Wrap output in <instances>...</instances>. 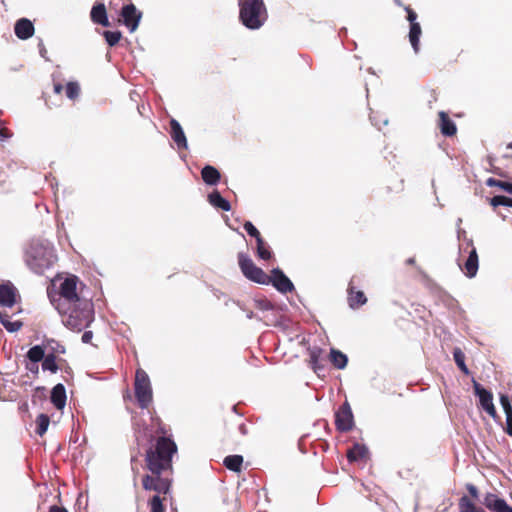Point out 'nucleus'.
I'll use <instances>...</instances> for the list:
<instances>
[{
    "label": "nucleus",
    "instance_id": "obj_1",
    "mask_svg": "<svg viewBox=\"0 0 512 512\" xmlns=\"http://www.w3.org/2000/svg\"><path fill=\"white\" fill-rule=\"evenodd\" d=\"M158 436L145 451V468L151 473L173 472L172 459L178 447L164 426L157 429Z\"/></svg>",
    "mask_w": 512,
    "mask_h": 512
},
{
    "label": "nucleus",
    "instance_id": "obj_2",
    "mask_svg": "<svg viewBox=\"0 0 512 512\" xmlns=\"http://www.w3.org/2000/svg\"><path fill=\"white\" fill-rule=\"evenodd\" d=\"M26 265L36 274H43L56 262L53 247L48 242L32 241L25 251Z\"/></svg>",
    "mask_w": 512,
    "mask_h": 512
},
{
    "label": "nucleus",
    "instance_id": "obj_3",
    "mask_svg": "<svg viewBox=\"0 0 512 512\" xmlns=\"http://www.w3.org/2000/svg\"><path fill=\"white\" fill-rule=\"evenodd\" d=\"M239 19L248 29L257 30L261 28L268 19V12L263 0L241 1Z\"/></svg>",
    "mask_w": 512,
    "mask_h": 512
},
{
    "label": "nucleus",
    "instance_id": "obj_4",
    "mask_svg": "<svg viewBox=\"0 0 512 512\" xmlns=\"http://www.w3.org/2000/svg\"><path fill=\"white\" fill-rule=\"evenodd\" d=\"M78 278L76 276L67 277L59 287L58 298L50 295L51 303L60 314H66L68 306L81 305V302L88 301L82 298L77 292Z\"/></svg>",
    "mask_w": 512,
    "mask_h": 512
},
{
    "label": "nucleus",
    "instance_id": "obj_5",
    "mask_svg": "<svg viewBox=\"0 0 512 512\" xmlns=\"http://www.w3.org/2000/svg\"><path fill=\"white\" fill-rule=\"evenodd\" d=\"M68 312L62 314L64 324L74 330L81 331L86 328L93 320V304L90 301H83L81 305L68 306Z\"/></svg>",
    "mask_w": 512,
    "mask_h": 512
},
{
    "label": "nucleus",
    "instance_id": "obj_6",
    "mask_svg": "<svg viewBox=\"0 0 512 512\" xmlns=\"http://www.w3.org/2000/svg\"><path fill=\"white\" fill-rule=\"evenodd\" d=\"M134 392L139 407L148 409L153 401V392L150 378L142 368L136 370Z\"/></svg>",
    "mask_w": 512,
    "mask_h": 512
},
{
    "label": "nucleus",
    "instance_id": "obj_7",
    "mask_svg": "<svg viewBox=\"0 0 512 512\" xmlns=\"http://www.w3.org/2000/svg\"><path fill=\"white\" fill-rule=\"evenodd\" d=\"M173 472H159L145 474L142 477V486L146 491H154L156 495H167L172 486Z\"/></svg>",
    "mask_w": 512,
    "mask_h": 512
},
{
    "label": "nucleus",
    "instance_id": "obj_8",
    "mask_svg": "<svg viewBox=\"0 0 512 512\" xmlns=\"http://www.w3.org/2000/svg\"><path fill=\"white\" fill-rule=\"evenodd\" d=\"M238 264L247 279L258 284L268 285V274L256 266L247 254L238 253Z\"/></svg>",
    "mask_w": 512,
    "mask_h": 512
},
{
    "label": "nucleus",
    "instance_id": "obj_9",
    "mask_svg": "<svg viewBox=\"0 0 512 512\" xmlns=\"http://www.w3.org/2000/svg\"><path fill=\"white\" fill-rule=\"evenodd\" d=\"M335 425L336 429L340 432L352 430L354 418L351 407L347 401H345L335 413Z\"/></svg>",
    "mask_w": 512,
    "mask_h": 512
},
{
    "label": "nucleus",
    "instance_id": "obj_10",
    "mask_svg": "<svg viewBox=\"0 0 512 512\" xmlns=\"http://www.w3.org/2000/svg\"><path fill=\"white\" fill-rule=\"evenodd\" d=\"M122 23L130 30L134 32L139 25L142 18V12L138 11L134 4L130 3L123 5L120 11Z\"/></svg>",
    "mask_w": 512,
    "mask_h": 512
},
{
    "label": "nucleus",
    "instance_id": "obj_11",
    "mask_svg": "<svg viewBox=\"0 0 512 512\" xmlns=\"http://www.w3.org/2000/svg\"><path fill=\"white\" fill-rule=\"evenodd\" d=\"M268 279V285L272 284L281 293H288L294 290L291 280L279 268L272 269Z\"/></svg>",
    "mask_w": 512,
    "mask_h": 512
},
{
    "label": "nucleus",
    "instance_id": "obj_12",
    "mask_svg": "<svg viewBox=\"0 0 512 512\" xmlns=\"http://www.w3.org/2000/svg\"><path fill=\"white\" fill-rule=\"evenodd\" d=\"M483 504L491 512H512V507L494 493H487L483 498Z\"/></svg>",
    "mask_w": 512,
    "mask_h": 512
},
{
    "label": "nucleus",
    "instance_id": "obj_13",
    "mask_svg": "<svg viewBox=\"0 0 512 512\" xmlns=\"http://www.w3.org/2000/svg\"><path fill=\"white\" fill-rule=\"evenodd\" d=\"M471 250L469 251V255L464 261L463 265H460L461 270L465 273V275L469 278H473L476 276L478 267H479V258L476 248L473 246L472 242L470 243Z\"/></svg>",
    "mask_w": 512,
    "mask_h": 512
},
{
    "label": "nucleus",
    "instance_id": "obj_14",
    "mask_svg": "<svg viewBox=\"0 0 512 512\" xmlns=\"http://www.w3.org/2000/svg\"><path fill=\"white\" fill-rule=\"evenodd\" d=\"M17 289L11 282L0 284V305L12 307L16 303Z\"/></svg>",
    "mask_w": 512,
    "mask_h": 512
},
{
    "label": "nucleus",
    "instance_id": "obj_15",
    "mask_svg": "<svg viewBox=\"0 0 512 512\" xmlns=\"http://www.w3.org/2000/svg\"><path fill=\"white\" fill-rule=\"evenodd\" d=\"M438 117V128L440 129L441 134L446 137L455 136L457 133V127L456 124L450 119L449 115L444 111H440L438 113Z\"/></svg>",
    "mask_w": 512,
    "mask_h": 512
},
{
    "label": "nucleus",
    "instance_id": "obj_16",
    "mask_svg": "<svg viewBox=\"0 0 512 512\" xmlns=\"http://www.w3.org/2000/svg\"><path fill=\"white\" fill-rule=\"evenodd\" d=\"M170 135L179 149L187 148L188 144L185 133L180 123L173 118L170 120Z\"/></svg>",
    "mask_w": 512,
    "mask_h": 512
},
{
    "label": "nucleus",
    "instance_id": "obj_17",
    "mask_svg": "<svg viewBox=\"0 0 512 512\" xmlns=\"http://www.w3.org/2000/svg\"><path fill=\"white\" fill-rule=\"evenodd\" d=\"M348 303L352 309H357L367 302L363 291L357 290L351 281L348 286Z\"/></svg>",
    "mask_w": 512,
    "mask_h": 512
},
{
    "label": "nucleus",
    "instance_id": "obj_18",
    "mask_svg": "<svg viewBox=\"0 0 512 512\" xmlns=\"http://www.w3.org/2000/svg\"><path fill=\"white\" fill-rule=\"evenodd\" d=\"M90 17L93 23L102 25L104 27L110 26V22L107 17L106 7L103 3H96L90 12Z\"/></svg>",
    "mask_w": 512,
    "mask_h": 512
},
{
    "label": "nucleus",
    "instance_id": "obj_19",
    "mask_svg": "<svg viewBox=\"0 0 512 512\" xmlns=\"http://www.w3.org/2000/svg\"><path fill=\"white\" fill-rule=\"evenodd\" d=\"M14 31L19 39L26 40L33 36L34 26L29 19L22 18L16 22Z\"/></svg>",
    "mask_w": 512,
    "mask_h": 512
},
{
    "label": "nucleus",
    "instance_id": "obj_20",
    "mask_svg": "<svg viewBox=\"0 0 512 512\" xmlns=\"http://www.w3.org/2000/svg\"><path fill=\"white\" fill-rule=\"evenodd\" d=\"M50 400L58 410H62L65 407L67 396L66 389L63 384L59 383L53 387Z\"/></svg>",
    "mask_w": 512,
    "mask_h": 512
},
{
    "label": "nucleus",
    "instance_id": "obj_21",
    "mask_svg": "<svg viewBox=\"0 0 512 512\" xmlns=\"http://www.w3.org/2000/svg\"><path fill=\"white\" fill-rule=\"evenodd\" d=\"M475 395L479 397L480 406L487 407L493 403V395L490 391L483 388L475 379H472Z\"/></svg>",
    "mask_w": 512,
    "mask_h": 512
},
{
    "label": "nucleus",
    "instance_id": "obj_22",
    "mask_svg": "<svg viewBox=\"0 0 512 512\" xmlns=\"http://www.w3.org/2000/svg\"><path fill=\"white\" fill-rule=\"evenodd\" d=\"M201 177L207 185H216L220 179V172L211 165H206L201 170Z\"/></svg>",
    "mask_w": 512,
    "mask_h": 512
},
{
    "label": "nucleus",
    "instance_id": "obj_23",
    "mask_svg": "<svg viewBox=\"0 0 512 512\" xmlns=\"http://www.w3.org/2000/svg\"><path fill=\"white\" fill-rule=\"evenodd\" d=\"M208 201L213 207L220 209L222 211L231 210L230 202L223 198L217 190H214L208 195Z\"/></svg>",
    "mask_w": 512,
    "mask_h": 512
},
{
    "label": "nucleus",
    "instance_id": "obj_24",
    "mask_svg": "<svg viewBox=\"0 0 512 512\" xmlns=\"http://www.w3.org/2000/svg\"><path fill=\"white\" fill-rule=\"evenodd\" d=\"M367 453L368 450L364 445L356 443L353 445L351 449L347 451L346 456L348 461L352 463L362 460L363 458L366 457Z\"/></svg>",
    "mask_w": 512,
    "mask_h": 512
},
{
    "label": "nucleus",
    "instance_id": "obj_25",
    "mask_svg": "<svg viewBox=\"0 0 512 512\" xmlns=\"http://www.w3.org/2000/svg\"><path fill=\"white\" fill-rule=\"evenodd\" d=\"M458 507L459 512H486L482 507L477 506L467 495L459 499Z\"/></svg>",
    "mask_w": 512,
    "mask_h": 512
},
{
    "label": "nucleus",
    "instance_id": "obj_26",
    "mask_svg": "<svg viewBox=\"0 0 512 512\" xmlns=\"http://www.w3.org/2000/svg\"><path fill=\"white\" fill-rule=\"evenodd\" d=\"M422 34V29L420 26V23H413L410 25V31H409V41L413 48V50L417 53L420 49V36Z\"/></svg>",
    "mask_w": 512,
    "mask_h": 512
},
{
    "label": "nucleus",
    "instance_id": "obj_27",
    "mask_svg": "<svg viewBox=\"0 0 512 512\" xmlns=\"http://www.w3.org/2000/svg\"><path fill=\"white\" fill-rule=\"evenodd\" d=\"M322 352V349L317 347L309 349V364L316 373H318L320 370L324 368L323 365L320 363Z\"/></svg>",
    "mask_w": 512,
    "mask_h": 512
},
{
    "label": "nucleus",
    "instance_id": "obj_28",
    "mask_svg": "<svg viewBox=\"0 0 512 512\" xmlns=\"http://www.w3.org/2000/svg\"><path fill=\"white\" fill-rule=\"evenodd\" d=\"M224 466L233 472H240L243 464V457L241 455H229L224 458Z\"/></svg>",
    "mask_w": 512,
    "mask_h": 512
},
{
    "label": "nucleus",
    "instance_id": "obj_29",
    "mask_svg": "<svg viewBox=\"0 0 512 512\" xmlns=\"http://www.w3.org/2000/svg\"><path fill=\"white\" fill-rule=\"evenodd\" d=\"M256 253L260 259L270 260L272 257V253L270 251L269 245L265 242V240L260 236L256 239Z\"/></svg>",
    "mask_w": 512,
    "mask_h": 512
},
{
    "label": "nucleus",
    "instance_id": "obj_30",
    "mask_svg": "<svg viewBox=\"0 0 512 512\" xmlns=\"http://www.w3.org/2000/svg\"><path fill=\"white\" fill-rule=\"evenodd\" d=\"M330 361L337 369H343L346 367L348 358L347 356L339 350L331 349L330 352Z\"/></svg>",
    "mask_w": 512,
    "mask_h": 512
},
{
    "label": "nucleus",
    "instance_id": "obj_31",
    "mask_svg": "<svg viewBox=\"0 0 512 512\" xmlns=\"http://www.w3.org/2000/svg\"><path fill=\"white\" fill-rule=\"evenodd\" d=\"M42 369L44 371H50L51 373H56L58 371V358L54 353H49L44 356L42 360Z\"/></svg>",
    "mask_w": 512,
    "mask_h": 512
},
{
    "label": "nucleus",
    "instance_id": "obj_32",
    "mask_svg": "<svg viewBox=\"0 0 512 512\" xmlns=\"http://www.w3.org/2000/svg\"><path fill=\"white\" fill-rule=\"evenodd\" d=\"M9 315L6 312H0V322L9 332H16L22 327L20 321H10Z\"/></svg>",
    "mask_w": 512,
    "mask_h": 512
},
{
    "label": "nucleus",
    "instance_id": "obj_33",
    "mask_svg": "<svg viewBox=\"0 0 512 512\" xmlns=\"http://www.w3.org/2000/svg\"><path fill=\"white\" fill-rule=\"evenodd\" d=\"M166 495L161 497V495H154L149 501L148 505L150 508V512H165L166 508L163 505V501L166 500Z\"/></svg>",
    "mask_w": 512,
    "mask_h": 512
},
{
    "label": "nucleus",
    "instance_id": "obj_34",
    "mask_svg": "<svg viewBox=\"0 0 512 512\" xmlns=\"http://www.w3.org/2000/svg\"><path fill=\"white\" fill-rule=\"evenodd\" d=\"M453 357L458 368L465 374L470 373L468 367L465 364V355L460 348H455L453 351Z\"/></svg>",
    "mask_w": 512,
    "mask_h": 512
},
{
    "label": "nucleus",
    "instance_id": "obj_35",
    "mask_svg": "<svg viewBox=\"0 0 512 512\" xmlns=\"http://www.w3.org/2000/svg\"><path fill=\"white\" fill-rule=\"evenodd\" d=\"M45 356L44 349L40 345L31 347L27 352L28 359L33 363L42 361Z\"/></svg>",
    "mask_w": 512,
    "mask_h": 512
},
{
    "label": "nucleus",
    "instance_id": "obj_36",
    "mask_svg": "<svg viewBox=\"0 0 512 512\" xmlns=\"http://www.w3.org/2000/svg\"><path fill=\"white\" fill-rule=\"evenodd\" d=\"M486 185L489 187H498L508 194L512 195V183L507 181L498 180L495 178H488Z\"/></svg>",
    "mask_w": 512,
    "mask_h": 512
},
{
    "label": "nucleus",
    "instance_id": "obj_37",
    "mask_svg": "<svg viewBox=\"0 0 512 512\" xmlns=\"http://www.w3.org/2000/svg\"><path fill=\"white\" fill-rule=\"evenodd\" d=\"M49 423H50L49 416L46 414H40L36 419V424H37L36 433L39 436H43L48 429Z\"/></svg>",
    "mask_w": 512,
    "mask_h": 512
},
{
    "label": "nucleus",
    "instance_id": "obj_38",
    "mask_svg": "<svg viewBox=\"0 0 512 512\" xmlns=\"http://www.w3.org/2000/svg\"><path fill=\"white\" fill-rule=\"evenodd\" d=\"M103 36L110 47H113L118 44L120 39L122 38V33L120 31H109L106 30L103 32Z\"/></svg>",
    "mask_w": 512,
    "mask_h": 512
},
{
    "label": "nucleus",
    "instance_id": "obj_39",
    "mask_svg": "<svg viewBox=\"0 0 512 512\" xmlns=\"http://www.w3.org/2000/svg\"><path fill=\"white\" fill-rule=\"evenodd\" d=\"M65 91L69 99L75 100L80 94V86L77 82L71 81L66 84Z\"/></svg>",
    "mask_w": 512,
    "mask_h": 512
},
{
    "label": "nucleus",
    "instance_id": "obj_40",
    "mask_svg": "<svg viewBox=\"0 0 512 512\" xmlns=\"http://www.w3.org/2000/svg\"><path fill=\"white\" fill-rule=\"evenodd\" d=\"M490 205L494 208L500 205L512 207V198L503 195H497L490 199Z\"/></svg>",
    "mask_w": 512,
    "mask_h": 512
},
{
    "label": "nucleus",
    "instance_id": "obj_41",
    "mask_svg": "<svg viewBox=\"0 0 512 512\" xmlns=\"http://www.w3.org/2000/svg\"><path fill=\"white\" fill-rule=\"evenodd\" d=\"M254 307L261 311L273 309V304L266 298H258L254 300Z\"/></svg>",
    "mask_w": 512,
    "mask_h": 512
},
{
    "label": "nucleus",
    "instance_id": "obj_42",
    "mask_svg": "<svg viewBox=\"0 0 512 512\" xmlns=\"http://www.w3.org/2000/svg\"><path fill=\"white\" fill-rule=\"evenodd\" d=\"M243 228L248 233V235L254 237L255 240L261 236L258 229L250 221H246L243 225Z\"/></svg>",
    "mask_w": 512,
    "mask_h": 512
},
{
    "label": "nucleus",
    "instance_id": "obj_43",
    "mask_svg": "<svg viewBox=\"0 0 512 512\" xmlns=\"http://www.w3.org/2000/svg\"><path fill=\"white\" fill-rule=\"evenodd\" d=\"M500 404L504 410V413H511L512 412V406L509 400V397L505 394L500 395Z\"/></svg>",
    "mask_w": 512,
    "mask_h": 512
},
{
    "label": "nucleus",
    "instance_id": "obj_44",
    "mask_svg": "<svg viewBox=\"0 0 512 512\" xmlns=\"http://www.w3.org/2000/svg\"><path fill=\"white\" fill-rule=\"evenodd\" d=\"M404 9L407 12V20L410 22V25L413 23H418L416 21L417 13L410 6H404Z\"/></svg>",
    "mask_w": 512,
    "mask_h": 512
},
{
    "label": "nucleus",
    "instance_id": "obj_45",
    "mask_svg": "<svg viewBox=\"0 0 512 512\" xmlns=\"http://www.w3.org/2000/svg\"><path fill=\"white\" fill-rule=\"evenodd\" d=\"M506 427L504 428L505 432L512 437V412L506 413Z\"/></svg>",
    "mask_w": 512,
    "mask_h": 512
},
{
    "label": "nucleus",
    "instance_id": "obj_46",
    "mask_svg": "<svg viewBox=\"0 0 512 512\" xmlns=\"http://www.w3.org/2000/svg\"><path fill=\"white\" fill-rule=\"evenodd\" d=\"M466 489L467 491L469 492L470 496L473 498V499H478L479 497V492H478V489L475 485L473 484H467L466 485Z\"/></svg>",
    "mask_w": 512,
    "mask_h": 512
},
{
    "label": "nucleus",
    "instance_id": "obj_47",
    "mask_svg": "<svg viewBox=\"0 0 512 512\" xmlns=\"http://www.w3.org/2000/svg\"><path fill=\"white\" fill-rule=\"evenodd\" d=\"M482 409L485 410L492 418L496 419L498 417L493 403Z\"/></svg>",
    "mask_w": 512,
    "mask_h": 512
},
{
    "label": "nucleus",
    "instance_id": "obj_48",
    "mask_svg": "<svg viewBox=\"0 0 512 512\" xmlns=\"http://www.w3.org/2000/svg\"><path fill=\"white\" fill-rule=\"evenodd\" d=\"M482 409L485 410L492 418L496 419L498 417L493 403Z\"/></svg>",
    "mask_w": 512,
    "mask_h": 512
},
{
    "label": "nucleus",
    "instance_id": "obj_49",
    "mask_svg": "<svg viewBox=\"0 0 512 512\" xmlns=\"http://www.w3.org/2000/svg\"><path fill=\"white\" fill-rule=\"evenodd\" d=\"M11 137V132L6 127H0V140H6Z\"/></svg>",
    "mask_w": 512,
    "mask_h": 512
},
{
    "label": "nucleus",
    "instance_id": "obj_50",
    "mask_svg": "<svg viewBox=\"0 0 512 512\" xmlns=\"http://www.w3.org/2000/svg\"><path fill=\"white\" fill-rule=\"evenodd\" d=\"M92 338H93L92 331H85L82 335V342L88 344L91 342Z\"/></svg>",
    "mask_w": 512,
    "mask_h": 512
},
{
    "label": "nucleus",
    "instance_id": "obj_51",
    "mask_svg": "<svg viewBox=\"0 0 512 512\" xmlns=\"http://www.w3.org/2000/svg\"><path fill=\"white\" fill-rule=\"evenodd\" d=\"M239 429V432L241 435L243 436H246L248 435V428H247V425L245 423H241L238 427Z\"/></svg>",
    "mask_w": 512,
    "mask_h": 512
},
{
    "label": "nucleus",
    "instance_id": "obj_52",
    "mask_svg": "<svg viewBox=\"0 0 512 512\" xmlns=\"http://www.w3.org/2000/svg\"><path fill=\"white\" fill-rule=\"evenodd\" d=\"M49 512H68L64 507H60L57 505H52L49 508Z\"/></svg>",
    "mask_w": 512,
    "mask_h": 512
},
{
    "label": "nucleus",
    "instance_id": "obj_53",
    "mask_svg": "<svg viewBox=\"0 0 512 512\" xmlns=\"http://www.w3.org/2000/svg\"><path fill=\"white\" fill-rule=\"evenodd\" d=\"M62 90H63L62 84H60V83L54 84L55 93L60 94L62 92Z\"/></svg>",
    "mask_w": 512,
    "mask_h": 512
},
{
    "label": "nucleus",
    "instance_id": "obj_54",
    "mask_svg": "<svg viewBox=\"0 0 512 512\" xmlns=\"http://www.w3.org/2000/svg\"><path fill=\"white\" fill-rule=\"evenodd\" d=\"M33 372H38V366L37 363H34L33 367L29 368Z\"/></svg>",
    "mask_w": 512,
    "mask_h": 512
},
{
    "label": "nucleus",
    "instance_id": "obj_55",
    "mask_svg": "<svg viewBox=\"0 0 512 512\" xmlns=\"http://www.w3.org/2000/svg\"><path fill=\"white\" fill-rule=\"evenodd\" d=\"M118 6V3H114V0H110L109 2V7L112 8V7H117Z\"/></svg>",
    "mask_w": 512,
    "mask_h": 512
},
{
    "label": "nucleus",
    "instance_id": "obj_56",
    "mask_svg": "<svg viewBox=\"0 0 512 512\" xmlns=\"http://www.w3.org/2000/svg\"><path fill=\"white\" fill-rule=\"evenodd\" d=\"M407 263H408V264H414V263H415L414 258H409V259L407 260Z\"/></svg>",
    "mask_w": 512,
    "mask_h": 512
},
{
    "label": "nucleus",
    "instance_id": "obj_57",
    "mask_svg": "<svg viewBox=\"0 0 512 512\" xmlns=\"http://www.w3.org/2000/svg\"><path fill=\"white\" fill-rule=\"evenodd\" d=\"M57 351L60 352V353H64L65 352V348L63 346H60V348Z\"/></svg>",
    "mask_w": 512,
    "mask_h": 512
},
{
    "label": "nucleus",
    "instance_id": "obj_58",
    "mask_svg": "<svg viewBox=\"0 0 512 512\" xmlns=\"http://www.w3.org/2000/svg\"><path fill=\"white\" fill-rule=\"evenodd\" d=\"M396 4L399 5V6H403L401 0H395Z\"/></svg>",
    "mask_w": 512,
    "mask_h": 512
},
{
    "label": "nucleus",
    "instance_id": "obj_59",
    "mask_svg": "<svg viewBox=\"0 0 512 512\" xmlns=\"http://www.w3.org/2000/svg\"><path fill=\"white\" fill-rule=\"evenodd\" d=\"M507 148L512 149V142L507 145Z\"/></svg>",
    "mask_w": 512,
    "mask_h": 512
},
{
    "label": "nucleus",
    "instance_id": "obj_60",
    "mask_svg": "<svg viewBox=\"0 0 512 512\" xmlns=\"http://www.w3.org/2000/svg\"><path fill=\"white\" fill-rule=\"evenodd\" d=\"M253 317V313H248V318H252Z\"/></svg>",
    "mask_w": 512,
    "mask_h": 512
}]
</instances>
